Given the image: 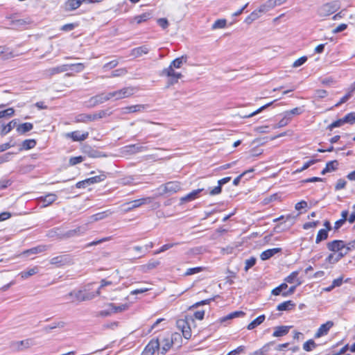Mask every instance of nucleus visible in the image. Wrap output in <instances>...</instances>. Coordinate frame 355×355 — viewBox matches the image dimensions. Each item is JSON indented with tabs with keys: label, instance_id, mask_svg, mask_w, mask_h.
Here are the masks:
<instances>
[{
	"label": "nucleus",
	"instance_id": "nucleus-1",
	"mask_svg": "<svg viewBox=\"0 0 355 355\" xmlns=\"http://www.w3.org/2000/svg\"><path fill=\"white\" fill-rule=\"evenodd\" d=\"M136 88L134 87H125L119 90H116L108 93L110 96V99L118 101L132 96L136 92Z\"/></svg>",
	"mask_w": 355,
	"mask_h": 355
},
{
	"label": "nucleus",
	"instance_id": "nucleus-2",
	"mask_svg": "<svg viewBox=\"0 0 355 355\" xmlns=\"http://www.w3.org/2000/svg\"><path fill=\"white\" fill-rule=\"evenodd\" d=\"M338 8L336 2L326 3L318 8L317 13L321 17H326L336 12Z\"/></svg>",
	"mask_w": 355,
	"mask_h": 355
},
{
	"label": "nucleus",
	"instance_id": "nucleus-3",
	"mask_svg": "<svg viewBox=\"0 0 355 355\" xmlns=\"http://www.w3.org/2000/svg\"><path fill=\"white\" fill-rule=\"evenodd\" d=\"M111 114L108 110H100L93 114H80L77 116L76 121L78 122H87L89 121H95L98 119H102L110 116Z\"/></svg>",
	"mask_w": 355,
	"mask_h": 355
},
{
	"label": "nucleus",
	"instance_id": "nucleus-4",
	"mask_svg": "<svg viewBox=\"0 0 355 355\" xmlns=\"http://www.w3.org/2000/svg\"><path fill=\"white\" fill-rule=\"evenodd\" d=\"M162 76H166L169 78L168 87L178 83V80L182 77V73L176 72L174 68L169 67L162 70Z\"/></svg>",
	"mask_w": 355,
	"mask_h": 355
},
{
	"label": "nucleus",
	"instance_id": "nucleus-5",
	"mask_svg": "<svg viewBox=\"0 0 355 355\" xmlns=\"http://www.w3.org/2000/svg\"><path fill=\"white\" fill-rule=\"evenodd\" d=\"M153 198L151 197H146L137 200H135L132 201H130L128 203H125L123 205V206H128L127 208H125V211H129L133 209L137 208L143 205L146 204H150L153 200Z\"/></svg>",
	"mask_w": 355,
	"mask_h": 355
},
{
	"label": "nucleus",
	"instance_id": "nucleus-6",
	"mask_svg": "<svg viewBox=\"0 0 355 355\" xmlns=\"http://www.w3.org/2000/svg\"><path fill=\"white\" fill-rule=\"evenodd\" d=\"M50 263L51 264L55 265L57 266H62L73 263V259L69 254H62L53 257L50 260Z\"/></svg>",
	"mask_w": 355,
	"mask_h": 355
},
{
	"label": "nucleus",
	"instance_id": "nucleus-7",
	"mask_svg": "<svg viewBox=\"0 0 355 355\" xmlns=\"http://www.w3.org/2000/svg\"><path fill=\"white\" fill-rule=\"evenodd\" d=\"M178 327L181 329L184 338L189 339L191 337V330L189 323L185 320H179L177 322Z\"/></svg>",
	"mask_w": 355,
	"mask_h": 355
},
{
	"label": "nucleus",
	"instance_id": "nucleus-8",
	"mask_svg": "<svg viewBox=\"0 0 355 355\" xmlns=\"http://www.w3.org/2000/svg\"><path fill=\"white\" fill-rule=\"evenodd\" d=\"M162 194L176 193L180 189V185L178 182H169L161 187Z\"/></svg>",
	"mask_w": 355,
	"mask_h": 355
},
{
	"label": "nucleus",
	"instance_id": "nucleus-9",
	"mask_svg": "<svg viewBox=\"0 0 355 355\" xmlns=\"http://www.w3.org/2000/svg\"><path fill=\"white\" fill-rule=\"evenodd\" d=\"M159 345L160 343L158 339L150 340L145 347L143 355H153L155 350L159 351Z\"/></svg>",
	"mask_w": 355,
	"mask_h": 355
},
{
	"label": "nucleus",
	"instance_id": "nucleus-10",
	"mask_svg": "<svg viewBox=\"0 0 355 355\" xmlns=\"http://www.w3.org/2000/svg\"><path fill=\"white\" fill-rule=\"evenodd\" d=\"M109 100H110L109 93H101L90 98V99L89 100V103L92 106H96L98 104L103 103Z\"/></svg>",
	"mask_w": 355,
	"mask_h": 355
},
{
	"label": "nucleus",
	"instance_id": "nucleus-11",
	"mask_svg": "<svg viewBox=\"0 0 355 355\" xmlns=\"http://www.w3.org/2000/svg\"><path fill=\"white\" fill-rule=\"evenodd\" d=\"M345 247V243L341 240H334L327 243V248L332 252H343Z\"/></svg>",
	"mask_w": 355,
	"mask_h": 355
},
{
	"label": "nucleus",
	"instance_id": "nucleus-12",
	"mask_svg": "<svg viewBox=\"0 0 355 355\" xmlns=\"http://www.w3.org/2000/svg\"><path fill=\"white\" fill-rule=\"evenodd\" d=\"M146 146H141L139 144H131L126 146L123 148V152L132 155L137 153H141L147 150Z\"/></svg>",
	"mask_w": 355,
	"mask_h": 355
},
{
	"label": "nucleus",
	"instance_id": "nucleus-13",
	"mask_svg": "<svg viewBox=\"0 0 355 355\" xmlns=\"http://www.w3.org/2000/svg\"><path fill=\"white\" fill-rule=\"evenodd\" d=\"M58 197L56 194L50 193L44 196H40L37 198V200L40 203H43L42 207H46L53 202H54L57 200Z\"/></svg>",
	"mask_w": 355,
	"mask_h": 355
},
{
	"label": "nucleus",
	"instance_id": "nucleus-14",
	"mask_svg": "<svg viewBox=\"0 0 355 355\" xmlns=\"http://www.w3.org/2000/svg\"><path fill=\"white\" fill-rule=\"evenodd\" d=\"M334 326V322L332 321H327L326 323L322 324L317 332L315 334V338H318L324 335H327L329 331V329Z\"/></svg>",
	"mask_w": 355,
	"mask_h": 355
},
{
	"label": "nucleus",
	"instance_id": "nucleus-15",
	"mask_svg": "<svg viewBox=\"0 0 355 355\" xmlns=\"http://www.w3.org/2000/svg\"><path fill=\"white\" fill-rule=\"evenodd\" d=\"M204 190V189H198L192 191L189 193L185 195L184 196L182 197L180 200L181 204L191 202L194 200L195 199L198 198L199 197V194L200 192H202Z\"/></svg>",
	"mask_w": 355,
	"mask_h": 355
},
{
	"label": "nucleus",
	"instance_id": "nucleus-16",
	"mask_svg": "<svg viewBox=\"0 0 355 355\" xmlns=\"http://www.w3.org/2000/svg\"><path fill=\"white\" fill-rule=\"evenodd\" d=\"M230 180H231V177H226V178L219 180L218 181V186L210 189V191H209V194L210 196H216V195L220 194L222 191V186L223 184L229 182Z\"/></svg>",
	"mask_w": 355,
	"mask_h": 355
},
{
	"label": "nucleus",
	"instance_id": "nucleus-17",
	"mask_svg": "<svg viewBox=\"0 0 355 355\" xmlns=\"http://www.w3.org/2000/svg\"><path fill=\"white\" fill-rule=\"evenodd\" d=\"M83 3V0H67L64 4V9L67 12L73 11L78 8Z\"/></svg>",
	"mask_w": 355,
	"mask_h": 355
},
{
	"label": "nucleus",
	"instance_id": "nucleus-18",
	"mask_svg": "<svg viewBox=\"0 0 355 355\" xmlns=\"http://www.w3.org/2000/svg\"><path fill=\"white\" fill-rule=\"evenodd\" d=\"M147 108L146 105H135L123 108V113L142 112Z\"/></svg>",
	"mask_w": 355,
	"mask_h": 355
},
{
	"label": "nucleus",
	"instance_id": "nucleus-19",
	"mask_svg": "<svg viewBox=\"0 0 355 355\" xmlns=\"http://www.w3.org/2000/svg\"><path fill=\"white\" fill-rule=\"evenodd\" d=\"M149 51V47L146 45H144L132 49L130 55L133 56L134 58L141 57L143 55L147 54Z\"/></svg>",
	"mask_w": 355,
	"mask_h": 355
},
{
	"label": "nucleus",
	"instance_id": "nucleus-20",
	"mask_svg": "<svg viewBox=\"0 0 355 355\" xmlns=\"http://www.w3.org/2000/svg\"><path fill=\"white\" fill-rule=\"evenodd\" d=\"M67 136L68 137H71L73 141H82L85 140L88 137L89 133L87 132L80 133L78 131H74L72 132L67 133Z\"/></svg>",
	"mask_w": 355,
	"mask_h": 355
},
{
	"label": "nucleus",
	"instance_id": "nucleus-21",
	"mask_svg": "<svg viewBox=\"0 0 355 355\" xmlns=\"http://www.w3.org/2000/svg\"><path fill=\"white\" fill-rule=\"evenodd\" d=\"M159 343L162 345L161 348H159V352L161 354L164 355L172 347L173 340L169 338H164L161 340Z\"/></svg>",
	"mask_w": 355,
	"mask_h": 355
},
{
	"label": "nucleus",
	"instance_id": "nucleus-22",
	"mask_svg": "<svg viewBox=\"0 0 355 355\" xmlns=\"http://www.w3.org/2000/svg\"><path fill=\"white\" fill-rule=\"evenodd\" d=\"M281 250H282V249L279 248L268 249V250L263 251L261 254L260 257H261V260H263V261L268 260L270 258H271L272 256H274L275 254L281 252Z\"/></svg>",
	"mask_w": 355,
	"mask_h": 355
},
{
	"label": "nucleus",
	"instance_id": "nucleus-23",
	"mask_svg": "<svg viewBox=\"0 0 355 355\" xmlns=\"http://www.w3.org/2000/svg\"><path fill=\"white\" fill-rule=\"evenodd\" d=\"M33 345L32 339H26L21 341H16L12 343V347L18 350L24 348H28Z\"/></svg>",
	"mask_w": 355,
	"mask_h": 355
},
{
	"label": "nucleus",
	"instance_id": "nucleus-24",
	"mask_svg": "<svg viewBox=\"0 0 355 355\" xmlns=\"http://www.w3.org/2000/svg\"><path fill=\"white\" fill-rule=\"evenodd\" d=\"M107 307L110 308L111 314H112V313H120V312L127 310L128 309V305L126 304H121V305H116L114 303H110L107 304Z\"/></svg>",
	"mask_w": 355,
	"mask_h": 355
},
{
	"label": "nucleus",
	"instance_id": "nucleus-25",
	"mask_svg": "<svg viewBox=\"0 0 355 355\" xmlns=\"http://www.w3.org/2000/svg\"><path fill=\"white\" fill-rule=\"evenodd\" d=\"M299 272V270L293 271L288 277L285 278V282L289 284H293L295 282H296L297 286L300 285L302 284V281L297 277Z\"/></svg>",
	"mask_w": 355,
	"mask_h": 355
},
{
	"label": "nucleus",
	"instance_id": "nucleus-26",
	"mask_svg": "<svg viewBox=\"0 0 355 355\" xmlns=\"http://www.w3.org/2000/svg\"><path fill=\"white\" fill-rule=\"evenodd\" d=\"M291 327L289 326H279L277 327L275 329V331L272 334L274 337H281L286 335L288 333L289 329Z\"/></svg>",
	"mask_w": 355,
	"mask_h": 355
},
{
	"label": "nucleus",
	"instance_id": "nucleus-27",
	"mask_svg": "<svg viewBox=\"0 0 355 355\" xmlns=\"http://www.w3.org/2000/svg\"><path fill=\"white\" fill-rule=\"evenodd\" d=\"M47 245H38L24 252V254L28 256L29 254H35L46 251L48 249Z\"/></svg>",
	"mask_w": 355,
	"mask_h": 355
},
{
	"label": "nucleus",
	"instance_id": "nucleus-28",
	"mask_svg": "<svg viewBox=\"0 0 355 355\" xmlns=\"http://www.w3.org/2000/svg\"><path fill=\"white\" fill-rule=\"evenodd\" d=\"M46 236L49 238L63 239V233L61 232L59 227H55L47 232Z\"/></svg>",
	"mask_w": 355,
	"mask_h": 355
},
{
	"label": "nucleus",
	"instance_id": "nucleus-29",
	"mask_svg": "<svg viewBox=\"0 0 355 355\" xmlns=\"http://www.w3.org/2000/svg\"><path fill=\"white\" fill-rule=\"evenodd\" d=\"M265 315H259V317H257L256 319H254V320H252L247 327L248 329V330H252L253 329H254L255 327H257V326L260 325L261 324H262L263 322V321L265 320Z\"/></svg>",
	"mask_w": 355,
	"mask_h": 355
},
{
	"label": "nucleus",
	"instance_id": "nucleus-30",
	"mask_svg": "<svg viewBox=\"0 0 355 355\" xmlns=\"http://www.w3.org/2000/svg\"><path fill=\"white\" fill-rule=\"evenodd\" d=\"M344 256H345V253H343V252H340L337 254H329L326 260L330 263H336L338 261H340Z\"/></svg>",
	"mask_w": 355,
	"mask_h": 355
},
{
	"label": "nucleus",
	"instance_id": "nucleus-31",
	"mask_svg": "<svg viewBox=\"0 0 355 355\" xmlns=\"http://www.w3.org/2000/svg\"><path fill=\"white\" fill-rule=\"evenodd\" d=\"M33 128V125L31 123H24L22 124H20L17 128V131L19 134H24L30 130H31Z\"/></svg>",
	"mask_w": 355,
	"mask_h": 355
},
{
	"label": "nucleus",
	"instance_id": "nucleus-32",
	"mask_svg": "<svg viewBox=\"0 0 355 355\" xmlns=\"http://www.w3.org/2000/svg\"><path fill=\"white\" fill-rule=\"evenodd\" d=\"M152 17V13L151 12H144L140 15L135 16L134 17V21L137 22V24H139L142 22H145L149 19Z\"/></svg>",
	"mask_w": 355,
	"mask_h": 355
},
{
	"label": "nucleus",
	"instance_id": "nucleus-33",
	"mask_svg": "<svg viewBox=\"0 0 355 355\" xmlns=\"http://www.w3.org/2000/svg\"><path fill=\"white\" fill-rule=\"evenodd\" d=\"M295 306V304L292 301L288 300L279 304L277 309L278 311H288Z\"/></svg>",
	"mask_w": 355,
	"mask_h": 355
},
{
	"label": "nucleus",
	"instance_id": "nucleus-34",
	"mask_svg": "<svg viewBox=\"0 0 355 355\" xmlns=\"http://www.w3.org/2000/svg\"><path fill=\"white\" fill-rule=\"evenodd\" d=\"M106 178V175L103 173L99 175H96V176H94V177H92V178H87L86 179V182H88V184L89 185L91 184H95V183H98V182H101L102 181H103Z\"/></svg>",
	"mask_w": 355,
	"mask_h": 355
},
{
	"label": "nucleus",
	"instance_id": "nucleus-35",
	"mask_svg": "<svg viewBox=\"0 0 355 355\" xmlns=\"http://www.w3.org/2000/svg\"><path fill=\"white\" fill-rule=\"evenodd\" d=\"M110 214H111V212L110 211H105L100 213H97L96 214L92 215L90 218L91 221H98L100 220H102L106 217H107Z\"/></svg>",
	"mask_w": 355,
	"mask_h": 355
},
{
	"label": "nucleus",
	"instance_id": "nucleus-36",
	"mask_svg": "<svg viewBox=\"0 0 355 355\" xmlns=\"http://www.w3.org/2000/svg\"><path fill=\"white\" fill-rule=\"evenodd\" d=\"M38 272V268L37 266L30 268L26 271H22L19 273V275L22 279H26L35 274Z\"/></svg>",
	"mask_w": 355,
	"mask_h": 355
},
{
	"label": "nucleus",
	"instance_id": "nucleus-37",
	"mask_svg": "<svg viewBox=\"0 0 355 355\" xmlns=\"http://www.w3.org/2000/svg\"><path fill=\"white\" fill-rule=\"evenodd\" d=\"M83 294L82 293V291H71V292L69 293L68 294H67L64 296V297L66 299L74 298L79 302H83V300H81V298L83 297Z\"/></svg>",
	"mask_w": 355,
	"mask_h": 355
},
{
	"label": "nucleus",
	"instance_id": "nucleus-38",
	"mask_svg": "<svg viewBox=\"0 0 355 355\" xmlns=\"http://www.w3.org/2000/svg\"><path fill=\"white\" fill-rule=\"evenodd\" d=\"M187 62V58L182 56L180 58H176L173 61H172L171 64L168 67L179 69L181 67L183 62Z\"/></svg>",
	"mask_w": 355,
	"mask_h": 355
},
{
	"label": "nucleus",
	"instance_id": "nucleus-39",
	"mask_svg": "<svg viewBox=\"0 0 355 355\" xmlns=\"http://www.w3.org/2000/svg\"><path fill=\"white\" fill-rule=\"evenodd\" d=\"M17 121L15 119L12 120L10 121L6 126L3 127V128L1 130V135H6L8 132H10L16 125H17Z\"/></svg>",
	"mask_w": 355,
	"mask_h": 355
},
{
	"label": "nucleus",
	"instance_id": "nucleus-40",
	"mask_svg": "<svg viewBox=\"0 0 355 355\" xmlns=\"http://www.w3.org/2000/svg\"><path fill=\"white\" fill-rule=\"evenodd\" d=\"M328 238V232L324 229H321L318 231L316 236L315 243H319L322 241L326 240Z\"/></svg>",
	"mask_w": 355,
	"mask_h": 355
},
{
	"label": "nucleus",
	"instance_id": "nucleus-41",
	"mask_svg": "<svg viewBox=\"0 0 355 355\" xmlns=\"http://www.w3.org/2000/svg\"><path fill=\"white\" fill-rule=\"evenodd\" d=\"M36 145L35 139H26L22 142V147L21 150H29L34 148Z\"/></svg>",
	"mask_w": 355,
	"mask_h": 355
},
{
	"label": "nucleus",
	"instance_id": "nucleus-42",
	"mask_svg": "<svg viewBox=\"0 0 355 355\" xmlns=\"http://www.w3.org/2000/svg\"><path fill=\"white\" fill-rule=\"evenodd\" d=\"M244 315H245L244 312H243L241 311H234V312L229 313L227 315L224 317L221 320V321L224 322L225 320H231V319H233V318H238V317H240V316H243Z\"/></svg>",
	"mask_w": 355,
	"mask_h": 355
},
{
	"label": "nucleus",
	"instance_id": "nucleus-43",
	"mask_svg": "<svg viewBox=\"0 0 355 355\" xmlns=\"http://www.w3.org/2000/svg\"><path fill=\"white\" fill-rule=\"evenodd\" d=\"M101 295L100 288H98V290L95 293H88L86 294H83V297L81 300L83 301L87 300H91L94 299L96 296H99Z\"/></svg>",
	"mask_w": 355,
	"mask_h": 355
},
{
	"label": "nucleus",
	"instance_id": "nucleus-44",
	"mask_svg": "<svg viewBox=\"0 0 355 355\" xmlns=\"http://www.w3.org/2000/svg\"><path fill=\"white\" fill-rule=\"evenodd\" d=\"M259 17H260V15L258 14V11L254 10L252 12L250 13V15H248L245 18V22L248 24H250L252 21L257 19Z\"/></svg>",
	"mask_w": 355,
	"mask_h": 355
},
{
	"label": "nucleus",
	"instance_id": "nucleus-45",
	"mask_svg": "<svg viewBox=\"0 0 355 355\" xmlns=\"http://www.w3.org/2000/svg\"><path fill=\"white\" fill-rule=\"evenodd\" d=\"M227 21L225 19H217L212 24V29L223 28L226 26Z\"/></svg>",
	"mask_w": 355,
	"mask_h": 355
},
{
	"label": "nucleus",
	"instance_id": "nucleus-46",
	"mask_svg": "<svg viewBox=\"0 0 355 355\" xmlns=\"http://www.w3.org/2000/svg\"><path fill=\"white\" fill-rule=\"evenodd\" d=\"M127 73V70L125 68L117 69L113 71L111 75L109 76L110 78H114L119 76H125Z\"/></svg>",
	"mask_w": 355,
	"mask_h": 355
},
{
	"label": "nucleus",
	"instance_id": "nucleus-47",
	"mask_svg": "<svg viewBox=\"0 0 355 355\" xmlns=\"http://www.w3.org/2000/svg\"><path fill=\"white\" fill-rule=\"evenodd\" d=\"M315 347H316L315 343L311 339L305 342L303 345V349H304V350H305L306 352L311 351L313 349L315 348Z\"/></svg>",
	"mask_w": 355,
	"mask_h": 355
},
{
	"label": "nucleus",
	"instance_id": "nucleus-48",
	"mask_svg": "<svg viewBox=\"0 0 355 355\" xmlns=\"http://www.w3.org/2000/svg\"><path fill=\"white\" fill-rule=\"evenodd\" d=\"M302 112V110L300 107H295L284 113L286 116H288L291 119L293 115H299Z\"/></svg>",
	"mask_w": 355,
	"mask_h": 355
},
{
	"label": "nucleus",
	"instance_id": "nucleus-49",
	"mask_svg": "<svg viewBox=\"0 0 355 355\" xmlns=\"http://www.w3.org/2000/svg\"><path fill=\"white\" fill-rule=\"evenodd\" d=\"M344 123L352 124L355 122V113L350 112L345 116L343 119Z\"/></svg>",
	"mask_w": 355,
	"mask_h": 355
},
{
	"label": "nucleus",
	"instance_id": "nucleus-50",
	"mask_svg": "<svg viewBox=\"0 0 355 355\" xmlns=\"http://www.w3.org/2000/svg\"><path fill=\"white\" fill-rule=\"evenodd\" d=\"M288 288V285L286 283H282L279 286L276 287L272 291V294L274 295H279L282 291Z\"/></svg>",
	"mask_w": 355,
	"mask_h": 355
},
{
	"label": "nucleus",
	"instance_id": "nucleus-51",
	"mask_svg": "<svg viewBox=\"0 0 355 355\" xmlns=\"http://www.w3.org/2000/svg\"><path fill=\"white\" fill-rule=\"evenodd\" d=\"M29 23H30L29 20L24 19L12 20L11 21V24L13 26H15L17 27L24 26H26V24H28Z\"/></svg>",
	"mask_w": 355,
	"mask_h": 355
},
{
	"label": "nucleus",
	"instance_id": "nucleus-52",
	"mask_svg": "<svg viewBox=\"0 0 355 355\" xmlns=\"http://www.w3.org/2000/svg\"><path fill=\"white\" fill-rule=\"evenodd\" d=\"M178 244H179V243H172L165 244V245H162L159 250L156 251L155 252V254H157L161 252H165V251L168 250V249H170V248H173V246H175Z\"/></svg>",
	"mask_w": 355,
	"mask_h": 355
},
{
	"label": "nucleus",
	"instance_id": "nucleus-53",
	"mask_svg": "<svg viewBox=\"0 0 355 355\" xmlns=\"http://www.w3.org/2000/svg\"><path fill=\"white\" fill-rule=\"evenodd\" d=\"M14 113L15 110L12 107L8 108L3 111H0V119L4 118L6 116H12Z\"/></svg>",
	"mask_w": 355,
	"mask_h": 355
},
{
	"label": "nucleus",
	"instance_id": "nucleus-54",
	"mask_svg": "<svg viewBox=\"0 0 355 355\" xmlns=\"http://www.w3.org/2000/svg\"><path fill=\"white\" fill-rule=\"evenodd\" d=\"M79 231H80V229L78 228V229L69 230L67 232L63 233V239H69V238H71V237H73V236H78L77 233Z\"/></svg>",
	"mask_w": 355,
	"mask_h": 355
},
{
	"label": "nucleus",
	"instance_id": "nucleus-55",
	"mask_svg": "<svg viewBox=\"0 0 355 355\" xmlns=\"http://www.w3.org/2000/svg\"><path fill=\"white\" fill-rule=\"evenodd\" d=\"M245 270L248 271L250 268L254 266L256 263V259L254 257H250L245 261Z\"/></svg>",
	"mask_w": 355,
	"mask_h": 355
},
{
	"label": "nucleus",
	"instance_id": "nucleus-56",
	"mask_svg": "<svg viewBox=\"0 0 355 355\" xmlns=\"http://www.w3.org/2000/svg\"><path fill=\"white\" fill-rule=\"evenodd\" d=\"M202 270V267H196V268H188L187 270V271L185 272V275L186 276L192 275L193 274L200 272Z\"/></svg>",
	"mask_w": 355,
	"mask_h": 355
},
{
	"label": "nucleus",
	"instance_id": "nucleus-57",
	"mask_svg": "<svg viewBox=\"0 0 355 355\" xmlns=\"http://www.w3.org/2000/svg\"><path fill=\"white\" fill-rule=\"evenodd\" d=\"M84 160L83 157L78 156V157H72L69 159V164L71 166H74L79 163H81Z\"/></svg>",
	"mask_w": 355,
	"mask_h": 355
},
{
	"label": "nucleus",
	"instance_id": "nucleus-58",
	"mask_svg": "<svg viewBox=\"0 0 355 355\" xmlns=\"http://www.w3.org/2000/svg\"><path fill=\"white\" fill-rule=\"evenodd\" d=\"M344 123L342 119H338L336 121H335L334 122L331 123L329 126H328V129L329 130H332L334 128H338V127H340L342 126Z\"/></svg>",
	"mask_w": 355,
	"mask_h": 355
},
{
	"label": "nucleus",
	"instance_id": "nucleus-59",
	"mask_svg": "<svg viewBox=\"0 0 355 355\" xmlns=\"http://www.w3.org/2000/svg\"><path fill=\"white\" fill-rule=\"evenodd\" d=\"M119 64L117 60H112L106 64H105L103 67V69L105 70L112 69L116 67Z\"/></svg>",
	"mask_w": 355,
	"mask_h": 355
},
{
	"label": "nucleus",
	"instance_id": "nucleus-60",
	"mask_svg": "<svg viewBox=\"0 0 355 355\" xmlns=\"http://www.w3.org/2000/svg\"><path fill=\"white\" fill-rule=\"evenodd\" d=\"M338 163L336 160L329 162L326 164V166L329 172L333 171L336 169Z\"/></svg>",
	"mask_w": 355,
	"mask_h": 355
},
{
	"label": "nucleus",
	"instance_id": "nucleus-61",
	"mask_svg": "<svg viewBox=\"0 0 355 355\" xmlns=\"http://www.w3.org/2000/svg\"><path fill=\"white\" fill-rule=\"evenodd\" d=\"M290 120L291 119L288 118V116H286L284 114V118L279 121V123L275 125V128H279L284 127V126L286 125L288 123Z\"/></svg>",
	"mask_w": 355,
	"mask_h": 355
},
{
	"label": "nucleus",
	"instance_id": "nucleus-62",
	"mask_svg": "<svg viewBox=\"0 0 355 355\" xmlns=\"http://www.w3.org/2000/svg\"><path fill=\"white\" fill-rule=\"evenodd\" d=\"M307 60V57L306 56H302L300 58H298L297 60H296L293 64V67H295V68H297L298 67H300L301 65H302L304 63H305V62Z\"/></svg>",
	"mask_w": 355,
	"mask_h": 355
},
{
	"label": "nucleus",
	"instance_id": "nucleus-63",
	"mask_svg": "<svg viewBox=\"0 0 355 355\" xmlns=\"http://www.w3.org/2000/svg\"><path fill=\"white\" fill-rule=\"evenodd\" d=\"M76 26H77V24H73V23L67 24L63 25L60 28V30L65 31V32H68V31H71L73 30Z\"/></svg>",
	"mask_w": 355,
	"mask_h": 355
},
{
	"label": "nucleus",
	"instance_id": "nucleus-64",
	"mask_svg": "<svg viewBox=\"0 0 355 355\" xmlns=\"http://www.w3.org/2000/svg\"><path fill=\"white\" fill-rule=\"evenodd\" d=\"M245 350V347L243 345H241L238 347L236 349L230 352L227 355H238L240 353L243 352Z\"/></svg>",
	"mask_w": 355,
	"mask_h": 355
}]
</instances>
